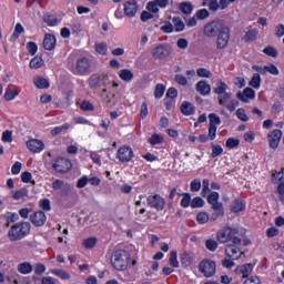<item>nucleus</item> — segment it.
<instances>
[{
    "instance_id": "nucleus-4",
    "label": "nucleus",
    "mask_w": 284,
    "mask_h": 284,
    "mask_svg": "<svg viewBox=\"0 0 284 284\" xmlns=\"http://www.w3.org/2000/svg\"><path fill=\"white\" fill-rule=\"evenodd\" d=\"M199 270L203 276L211 278V276L216 274V263L212 260H203L199 264Z\"/></svg>"
},
{
    "instance_id": "nucleus-57",
    "label": "nucleus",
    "mask_w": 284,
    "mask_h": 284,
    "mask_svg": "<svg viewBox=\"0 0 284 284\" xmlns=\"http://www.w3.org/2000/svg\"><path fill=\"white\" fill-rule=\"evenodd\" d=\"M204 205H205V201L200 196H196L191 201V207L193 209L203 207Z\"/></svg>"
},
{
    "instance_id": "nucleus-51",
    "label": "nucleus",
    "mask_w": 284,
    "mask_h": 284,
    "mask_svg": "<svg viewBox=\"0 0 284 284\" xmlns=\"http://www.w3.org/2000/svg\"><path fill=\"white\" fill-rule=\"evenodd\" d=\"M223 154V148L219 144H212V159H216V156H221Z\"/></svg>"
},
{
    "instance_id": "nucleus-14",
    "label": "nucleus",
    "mask_w": 284,
    "mask_h": 284,
    "mask_svg": "<svg viewBox=\"0 0 284 284\" xmlns=\"http://www.w3.org/2000/svg\"><path fill=\"white\" fill-rule=\"evenodd\" d=\"M90 70V60L88 58L79 59L77 62V70L74 74L83 77Z\"/></svg>"
},
{
    "instance_id": "nucleus-44",
    "label": "nucleus",
    "mask_w": 284,
    "mask_h": 284,
    "mask_svg": "<svg viewBox=\"0 0 284 284\" xmlns=\"http://www.w3.org/2000/svg\"><path fill=\"white\" fill-rule=\"evenodd\" d=\"M180 10L183 14H192V10H194V8L190 2H182L180 3Z\"/></svg>"
},
{
    "instance_id": "nucleus-41",
    "label": "nucleus",
    "mask_w": 284,
    "mask_h": 284,
    "mask_svg": "<svg viewBox=\"0 0 284 284\" xmlns=\"http://www.w3.org/2000/svg\"><path fill=\"white\" fill-rule=\"evenodd\" d=\"M53 190H70V184H65L62 180H55L52 183Z\"/></svg>"
},
{
    "instance_id": "nucleus-31",
    "label": "nucleus",
    "mask_w": 284,
    "mask_h": 284,
    "mask_svg": "<svg viewBox=\"0 0 284 284\" xmlns=\"http://www.w3.org/2000/svg\"><path fill=\"white\" fill-rule=\"evenodd\" d=\"M231 210L235 214L243 212V210H245V203L242 200H235L231 206Z\"/></svg>"
},
{
    "instance_id": "nucleus-21",
    "label": "nucleus",
    "mask_w": 284,
    "mask_h": 284,
    "mask_svg": "<svg viewBox=\"0 0 284 284\" xmlns=\"http://www.w3.org/2000/svg\"><path fill=\"white\" fill-rule=\"evenodd\" d=\"M253 270H254V265L248 263V264H244L242 266L236 267L235 273L242 274L243 278H247V276H250V274H252Z\"/></svg>"
},
{
    "instance_id": "nucleus-12",
    "label": "nucleus",
    "mask_w": 284,
    "mask_h": 284,
    "mask_svg": "<svg viewBox=\"0 0 284 284\" xmlns=\"http://www.w3.org/2000/svg\"><path fill=\"white\" fill-rule=\"evenodd\" d=\"M136 12H139V2H136V0H129L124 3V14L129 17V19L136 17Z\"/></svg>"
},
{
    "instance_id": "nucleus-23",
    "label": "nucleus",
    "mask_w": 284,
    "mask_h": 284,
    "mask_svg": "<svg viewBox=\"0 0 284 284\" xmlns=\"http://www.w3.org/2000/svg\"><path fill=\"white\" fill-rule=\"evenodd\" d=\"M230 227H225L224 230L217 232L216 237L220 243H230Z\"/></svg>"
},
{
    "instance_id": "nucleus-34",
    "label": "nucleus",
    "mask_w": 284,
    "mask_h": 284,
    "mask_svg": "<svg viewBox=\"0 0 284 284\" xmlns=\"http://www.w3.org/2000/svg\"><path fill=\"white\" fill-rule=\"evenodd\" d=\"M97 243H99V239L97 237H88L83 240L82 245L83 247H87V250H92Z\"/></svg>"
},
{
    "instance_id": "nucleus-25",
    "label": "nucleus",
    "mask_w": 284,
    "mask_h": 284,
    "mask_svg": "<svg viewBox=\"0 0 284 284\" xmlns=\"http://www.w3.org/2000/svg\"><path fill=\"white\" fill-rule=\"evenodd\" d=\"M225 254L227 258H231L234 262L239 261V258H242L244 253L241 250H226Z\"/></svg>"
},
{
    "instance_id": "nucleus-3",
    "label": "nucleus",
    "mask_w": 284,
    "mask_h": 284,
    "mask_svg": "<svg viewBox=\"0 0 284 284\" xmlns=\"http://www.w3.org/2000/svg\"><path fill=\"white\" fill-rule=\"evenodd\" d=\"M111 264L114 270L119 272H125L128 265H130V252L125 250H116L111 255Z\"/></svg>"
},
{
    "instance_id": "nucleus-55",
    "label": "nucleus",
    "mask_w": 284,
    "mask_h": 284,
    "mask_svg": "<svg viewBox=\"0 0 284 284\" xmlns=\"http://www.w3.org/2000/svg\"><path fill=\"white\" fill-rule=\"evenodd\" d=\"M181 205L182 207H190V205H192V196L190 195V193H183Z\"/></svg>"
},
{
    "instance_id": "nucleus-16",
    "label": "nucleus",
    "mask_w": 284,
    "mask_h": 284,
    "mask_svg": "<svg viewBox=\"0 0 284 284\" xmlns=\"http://www.w3.org/2000/svg\"><path fill=\"white\" fill-rule=\"evenodd\" d=\"M195 90L202 97H207V94L212 92V87H210V84L205 80H202L196 83Z\"/></svg>"
},
{
    "instance_id": "nucleus-48",
    "label": "nucleus",
    "mask_w": 284,
    "mask_h": 284,
    "mask_svg": "<svg viewBox=\"0 0 284 284\" xmlns=\"http://www.w3.org/2000/svg\"><path fill=\"white\" fill-rule=\"evenodd\" d=\"M209 121H210L209 125L216 128V125H219L221 123V118L216 113H210Z\"/></svg>"
},
{
    "instance_id": "nucleus-18",
    "label": "nucleus",
    "mask_w": 284,
    "mask_h": 284,
    "mask_svg": "<svg viewBox=\"0 0 284 284\" xmlns=\"http://www.w3.org/2000/svg\"><path fill=\"white\" fill-rule=\"evenodd\" d=\"M110 85H112V82L110 81V77H108V74L105 73L100 74L98 88H103L102 94H106L108 88H110Z\"/></svg>"
},
{
    "instance_id": "nucleus-24",
    "label": "nucleus",
    "mask_w": 284,
    "mask_h": 284,
    "mask_svg": "<svg viewBox=\"0 0 284 284\" xmlns=\"http://www.w3.org/2000/svg\"><path fill=\"white\" fill-rule=\"evenodd\" d=\"M230 231L231 232H229V245H241V239L236 236V234H239V231L232 227H230Z\"/></svg>"
},
{
    "instance_id": "nucleus-20",
    "label": "nucleus",
    "mask_w": 284,
    "mask_h": 284,
    "mask_svg": "<svg viewBox=\"0 0 284 284\" xmlns=\"http://www.w3.org/2000/svg\"><path fill=\"white\" fill-rule=\"evenodd\" d=\"M180 110H181L182 114H184V116H192V114H194V112H196L194 104L190 103L187 101H184L181 104Z\"/></svg>"
},
{
    "instance_id": "nucleus-53",
    "label": "nucleus",
    "mask_w": 284,
    "mask_h": 284,
    "mask_svg": "<svg viewBox=\"0 0 284 284\" xmlns=\"http://www.w3.org/2000/svg\"><path fill=\"white\" fill-rule=\"evenodd\" d=\"M165 94V85L163 84H156L154 90V97L155 99H161Z\"/></svg>"
},
{
    "instance_id": "nucleus-13",
    "label": "nucleus",
    "mask_w": 284,
    "mask_h": 284,
    "mask_svg": "<svg viewBox=\"0 0 284 284\" xmlns=\"http://www.w3.org/2000/svg\"><path fill=\"white\" fill-rule=\"evenodd\" d=\"M30 221L36 227H43L48 221V216H45L43 211H37L30 215Z\"/></svg>"
},
{
    "instance_id": "nucleus-47",
    "label": "nucleus",
    "mask_w": 284,
    "mask_h": 284,
    "mask_svg": "<svg viewBox=\"0 0 284 284\" xmlns=\"http://www.w3.org/2000/svg\"><path fill=\"white\" fill-rule=\"evenodd\" d=\"M16 97H19V92L17 90L7 89L4 93L6 101H13Z\"/></svg>"
},
{
    "instance_id": "nucleus-5",
    "label": "nucleus",
    "mask_w": 284,
    "mask_h": 284,
    "mask_svg": "<svg viewBox=\"0 0 284 284\" xmlns=\"http://www.w3.org/2000/svg\"><path fill=\"white\" fill-rule=\"evenodd\" d=\"M53 170L55 172H59L60 174H65L67 172H70L72 170V162L65 158H58L53 164Z\"/></svg>"
},
{
    "instance_id": "nucleus-63",
    "label": "nucleus",
    "mask_w": 284,
    "mask_h": 284,
    "mask_svg": "<svg viewBox=\"0 0 284 284\" xmlns=\"http://www.w3.org/2000/svg\"><path fill=\"white\" fill-rule=\"evenodd\" d=\"M26 196H28V191H27V189H21V190L16 191V192L13 193V199H14L16 201H19L20 199H26Z\"/></svg>"
},
{
    "instance_id": "nucleus-19",
    "label": "nucleus",
    "mask_w": 284,
    "mask_h": 284,
    "mask_svg": "<svg viewBox=\"0 0 284 284\" xmlns=\"http://www.w3.org/2000/svg\"><path fill=\"white\" fill-rule=\"evenodd\" d=\"M57 47V38L50 33L44 36L43 48L44 50L52 51Z\"/></svg>"
},
{
    "instance_id": "nucleus-37",
    "label": "nucleus",
    "mask_w": 284,
    "mask_h": 284,
    "mask_svg": "<svg viewBox=\"0 0 284 284\" xmlns=\"http://www.w3.org/2000/svg\"><path fill=\"white\" fill-rule=\"evenodd\" d=\"M173 23L175 32H183L185 30V23L181 18H173Z\"/></svg>"
},
{
    "instance_id": "nucleus-11",
    "label": "nucleus",
    "mask_w": 284,
    "mask_h": 284,
    "mask_svg": "<svg viewBox=\"0 0 284 284\" xmlns=\"http://www.w3.org/2000/svg\"><path fill=\"white\" fill-rule=\"evenodd\" d=\"M270 148L276 150L278 144L281 143V139H283V131L275 129L267 135Z\"/></svg>"
},
{
    "instance_id": "nucleus-17",
    "label": "nucleus",
    "mask_w": 284,
    "mask_h": 284,
    "mask_svg": "<svg viewBox=\"0 0 284 284\" xmlns=\"http://www.w3.org/2000/svg\"><path fill=\"white\" fill-rule=\"evenodd\" d=\"M213 213L211 215V221H216L220 216H223L225 214V210L223 209V203L215 202L214 204H211Z\"/></svg>"
},
{
    "instance_id": "nucleus-28",
    "label": "nucleus",
    "mask_w": 284,
    "mask_h": 284,
    "mask_svg": "<svg viewBox=\"0 0 284 284\" xmlns=\"http://www.w3.org/2000/svg\"><path fill=\"white\" fill-rule=\"evenodd\" d=\"M203 6L209 8L211 12H219V0H202Z\"/></svg>"
},
{
    "instance_id": "nucleus-46",
    "label": "nucleus",
    "mask_w": 284,
    "mask_h": 284,
    "mask_svg": "<svg viewBox=\"0 0 284 284\" xmlns=\"http://www.w3.org/2000/svg\"><path fill=\"white\" fill-rule=\"evenodd\" d=\"M225 90H227V84H225V82H220L217 88L214 89V93L219 94V97H223V94H227Z\"/></svg>"
},
{
    "instance_id": "nucleus-35",
    "label": "nucleus",
    "mask_w": 284,
    "mask_h": 284,
    "mask_svg": "<svg viewBox=\"0 0 284 284\" xmlns=\"http://www.w3.org/2000/svg\"><path fill=\"white\" fill-rule=\"evenodd\" d=\"M116 94L114 93H108L104 98H103V101L105 103V105L108 108H112V105H116Z\"/></svg>"
},
{
    "instance_id": "nucleus-62",
    "label": "nucleus",
    "mask_w": 284,
    "mask_h": 284,
    "mask_svg": "<svg viewBox=\"0 0 284 284\" xmlns=\"http://www.w3.org/2000/svg\"><path fill=\"white\" fill-rule=\"evenodd\" d=\"M219 199H221V195L219 194V192H212L209 196H207V203L210 205H213L214 203H219Z\"/></svg>"
},
{
    "instance_id": "nucleus-32",
    "label": "nucleus",
    "mask_w": 284,
    "mask_h": 284,
    "mask_svg": "<svg viewBox=\"0 0 284 284\" xmlns=\"http://www.w3.org/2000/svg\"><path fill=\"white\" fill-rule=\"evenodd\" d=\"M26 32V29H23V26H21V23H17L14 31L11 36V41H17V39H19V37H21V34H23Z\"/></svg>"
},
{
    "instance_id": "nucleus-26",
    "label": "nucleus",
    "mask_w": 284,
    "mask_h": 284,
    "mask_svg": "<svg viewBox=\"0 0 284 284\" xmlns=\"http://www.w3.org/2000/svg\"><path fill=\"white\" fill-rule=\"evenodd\" d=\"M119 77L122 81L130 83V81H132V79H134V73L129 69H122L119 73Z\"/></svg>"
},
{
    "instance_id": "nucleus-60",
    "label": "nucleus",
    "mask_w": 284,
    "mask_h": 284,
    "mask_svg": "<svg viewBox=\"0 0 284 284\" xmlns=\"http://www.w3.org/2000/svg\"><path fill=\"white\" fill-rule=\"evenodd\" d=\"M196 221H197V223L205 225V223H207V221H210V215H207V213H205V212H201L196 215Z\"/></svg>"
},
{
    "instance_id": "nucleus-6",
    "label": "nucleus",
    "mask_w": 284,
    "mask_h": 284,
    "mask_svg": "<svg viewBox=\"0 0 284 284\" xmlns=\"http://www.w3.org/2000/svg\"><path fill=\"white\" fill-rule=\"evenodd\" d=\"M217 99H219L220 105H223L230 112H234V110H236V108H239V101L232 99V94H230V93L220 95Z\"/></svg>"
},
{
    "instance_id": "nucleus-30",
    "label": "nucleus",
    "mask_w": 284,
    "mask_h": 284,
    "mask_svg": "<svg viewBox=\"0 0 284 284\" xmlns=\"http://www.w3.org/2000/svg\"><path fill=\"white\" fill-rule=\"evenodd\" d=\"M43 63V58L37 55L30 61L29 67L32 70H39V68H42Z\"/></svg>"
},
{
    "instance_id": "nucleus-8",
    "label": "nucleus",
    "mask_w": 284,
    "mask_h": 284,
    "mask_svg": "<svg viewBox=\"0 0 284 284\" xmlns=\"http://www.w3.org/2000/svg\"><path fill=\"white\" fill-rule=\"evenodd\" d=\"M116 156L120 163H130L134 159V151L130 146H121L118 150Z\"/></svg>"
},
{
    "instance_id": "nucleus-7",
    "label": "nucleus",
    "mask_w": 284,
    "mask_h": 284,
    "mask_svg": "<svg viewBox=\"0 0 284 284\" xmlns=\"http://www.w3.org/2000/svg\"><path fill=\"white\" fill-rule=\"evenodd\" d=\"M146 201L149 207H152L158 212L163 211V209L165 207V199H163V196H161L160 194L149 195Z\"/></svg>"
},
{
    "instance_id": "nucleus-39",
    "label": "nucleus",
    "mask_w": 284,
    "mask_h": 284,
    "mask_svg": "<svg viewBox=\"0 0 284 284\" xmlns=\"http://www.w3.org/2000/svg\"><path fill=\"white\" fill-rule=\"evenodd\" d=\"M44 23H47V26L50 27H54L57 26V23H59V20L57 19V16L54 14H47L43 18Z\"/></svg>"
},
{
    "instance_id": "nucleus-15",
    "label": "nucleus",
    "mask_w": 284,
    "mask_h": 284,
    "mask_svg": "<svg viewBox=\"0 0 284 284\" xmlns=\"http://www.w3.org/2000/svg\"><path fill=\"white\" fill-rule=\"evenodd\" d=\"M170 6V0H153L146 4V10L150 12H159V8H165Z\"/></svg>"
},
{
    "instance_id": "nucleus-1",
    "label": "nucleus",
    "mask_w": 284,
    "mask_h": 284,
    "mask_svg": "<svg viewBox=\"0 0 284 284\" xmlns=\"http://www.w3.org/2000/svg\"><path fill=\"white\" fill-rule=\"evenodd\" d=\"M204 37L216 39L217 50H225L230 43V27L223 20H213L204 27ZM217 37V38H216Z\"/></svg>"
},
{
    "instance_id": "nucleus-33",
    "label": "nucleus",
    "mask_w": 284,
    "mask_h": 284,
    "mask_svg": "<svg viewBox=\"0 0 284 284\" xmlns=\"http://www.w3.org/2000/svg\"><path fill=\"white\" fill-rule=\"evenodd\" d=\"M32 270H33L32 264L28 262H24L18 265V272H20V274H30Z\"/></svg>"
},
{
    "instance_id": "nucleus-43",
    "label": "nucleus",
    "mask_w": 284,
    "mask_h": 284,
    "mask_svg": "<svg viewBox=\"0 0 284 284\" xmlns=\"http://www.w3.org/2000/svg\"><path fill=\"white\" fill-rule=\"evenodd\" d=\"M267 72L270 74H273V77H278V74H281V71H278V68L275 64H267L265 65V74H267Z\"/></svg>"
},
{
    "instance_id": "nucleus-49",
    "label": "nucleus",
    "mask_w": 284,
    "mask_h": 284,
    "mask_svg": "<svg viewBox=\"0 0 284 284\" xmlns=\"http://www.w3.org/2000/svg\"><path fill=\"white\" fill-rule=\"evenodd\" d=\"M264 54H267V57H273V59H276V57H278V50H276V48L274 47H266L263 50Z\"/></svg>"
},
{
    "instance_id": "nucleus-10",
    "label": "nucleus",
    "mask_w": 284,
    "mask_h": 284,
    "mask_svg": "<svg viewBox=\"0 0 284 284\" xmlns=\"http://www.w3.org/2000/svg\"><path fill=\"white\" fill-rule=\"evenodd\" d=\"M27 148L33 154H39L40 152H43V150H45V143H43V141L39 139H31L27 141Z\"/></svg>"
},
{
    "instance_id": "nucleus-52",
    "label": "nucleus",
    "mask_w": 284,
    "mask_h": 284,
    "mask_svg": "<svg viewBox=\"0 0 284 284\" xmlns=\"http://www.w3.org/2000/svg\"><path fill=\"white\" fill-rule=\"evenodd\" d=\"M181 261L182 263H192V261H194V253H192V251L184 252Z\"/></svg>"
},
{
    "instance_id": "nucleus-45",
    "label": "nucleus",
    "mask_w": 284,
    "mask_h": 284,
    "mask_svg": "<svg viewBox=\"0 0 284 284\" xmlns=\"http://www.w3.org/2000/svg\"><path fill=\"white\" fill-rule=\"evenodd\" d=\"M89 87L91 90H97V88H99V74H92L89 78Z\"/></svg>"
},
{
    "instance_id": "nucleus-36",
    "label": "nucleus",
    "mask_w": 284,
    "mask_h": 284,
    "mask_svg": "<svg viewBox=\"0 0 284 284\" xmlns=\"http://www.w3.org/2000/svg\"><path fill=\"white\" fill-rule=\"evenodd\" d=\"M261 74L254 73L250 81L251 88H255L256 90H258L261 88Z\"/></svg>"
},
{
    "instance_id": "nucleus-22",
    "label": "nucleus",
    "mask_w": 284,
    "mask_h": 284,
    "mask_svg": "<svg viewBox=\"0 0 284 284\" xmlns=\"http://www.w3.org/2000/svg\"><path fill=\"white\" fill-rule=\"evenodd\" d=\"M33 83L36 88H39V90H48V88H50V81L43 77L34 78Z\"/></svg>"
},
{
    "instance_id": "nucleus-27",
    "label": "nucleus",
    "mask_w": 284,
    "mask_h": 284,
    "mask_svg": "<svg viewBox=\"0 0 284 284\" xmlns=\"http://www.w3.org/2000/svg\"><path fill=\"white\" fill-rule=\"evenodd\" d=\"M254 97H255V93L251 88L244 89L243 93L241 92L237 93V99H240V101H247L246 99H254Z\"/></svg>"
},
{
    "instance_id": "nucleus-54",
    "label": "nucleus",
    "mask_w": 284,
    "mask_h": 284,
    "mask_svg": "<svg viewBox=\"0 0 284 284\" xmlns=\"http://www.w3.org/2000/svg\"><path fill=\"white\" fill-rule=\"evenodd\" d=\"M258 31L256 29L248 30L244 37V41H256V36Z\"/></svg>"
},
{
    "instance_id": "nucleus-64",
    "label": "nucleus",
    "mask_w": 284,
    "mask_h": 284,
    "mask_svg": "<svg viewBox=\"0 0 284 284\" xmlns=\"http://www.w3.org/2000/svg\"><path fill=\"white\" fill-rule=\"evenodd\" d=\"M241 141L234 139V138H230L229 140H226V148H229V150H234V148H239Z\"/></svg>"
},
{
    "instance_id": "nucleus-9",
    "label": "nucleus",
    "mask_w": 284,
    "mask_h": 284,
    "mask_svg": "<svg viewBox=\"0 0 284 284\" xmlns=\"http://www.w3.org/2000/svg\"><path fill=\"white\" fill-rule=\"evenodd\" d=\"M171 52H172V49L169 47V44L163 43L158 45L155 49H153L152 57L153 59L163 60V59H168Z\"/></svg>"
},
{
    "instance_id": "nucleus-2",
    "label": "nucleus",
    "mask_w": 284,
    "mask_h": 284,
    "mask_svg": "<svg viewBox=\"0 0 284 284\" xmlns=\"http://www.w3.org/2000/svg\"><path fill=\"white\" fill-rule=\"evenodd\" d=\"M30 230H32L30 222H18L10 227L8 232L9 240L21 241L22 239H26L28 234H30Z\"/></svg>"
},
{
    "instance_id": "nucleus-59",
    "label": "nucleus",
    "mask_w": 284,
    "mask_h": 284,
    "mask_svg": "<svg viewBox=\"0 0 284 284\" xmlns=\"http://www.w3.org/2000/svg\"><path fill=\"white\" fill-rule=\"evenodd\" d=\"M195 17L196 19H200V21H203L210 17V11H207V9H200L196 11Z\"/></svg>"
},
{
    "instance_id": "nucleus-38",
    "label": "nucleus",
    "mask_w": 284,
    "mask_h": 284,
    "mask_svg": "<svg viewBox=\"0 0 284 284\" xmlns=\"http://www.w3.org/2000/svg\"><path fill=\"white\" fill-rule=\"evenodd\" d=\"M4 217L7 219V227H10V223H17L19 221V214L12 212H7Z\"/></svg>"
},
{
    "instance_id": "nucleus-56",
    "label": "nucleus",
    "mask_w": 284,
    "mask_h": 284,
    "mask_svg": "<svg viewBox=\"0 0 284 284\" xmlns=\"http://www.w3.org/2000/svg\"><path fill=\"white\" fill-rule=\"evenodd\" d=\"M39 205L44 212H50V210H52V204L49 199L40 200Z\"/></svg>"
},
{
    "instance_id": "nucleus-50",
    "label": "nucleus",
    "mask_w": 284,
    "mask_h": 284,
    "mask_svg": "<svg viewBox=\"0 0 284 284\" xmlns=\"http://www.w3.org/2000/svg\"><path fill=\"white\" fill-rule=\"evenodd\" d=\"M236 116L240 119V121H243V123H247L250 121V118L247 116V113H245V109L241 108L236 111Z\"/></svg>"
},
{
    "instance_id": "nucleus-58",
    "label": "nucleus",
    "mask_w": 284,
    "mask_h": 284,
    "mask_svg": "<svg viewBox=\"0 0 284 284\" xmlns=\"http://www.w3.org/2000/svg\"><path fill=\"white\" fill-rule=\"evenodd\" d=\"M149 143H151V145H161V143H163V138L160 134H153L149 139Z\"/></svg>"
},
{
    "instance_id": "nucleus-40",
    "label": "nucleus",
    "mask_w": 284,
    "mask_h": 284,
    "mask_svg": "<svg viewBox=\"0 0 284 284\" xmlns=\"http://www.w3.org/2000/svg\"><path fill=\"white\" fill-rule=\"evenodd\" d=\"M63 130H70V123H64L61 126H55L51 130V136H58V134H61Z\"/></svg>"
},
{
    "instance_id": "nucleus-61",
    "label": "nucleus",
    "mask_w": 284,
    "mask_h": 284,
    "mask_svg": "<svg viewBox=\"0 0 284 284\" xmlns=\"http://www.w3.org/2000/svg\"><path fill=\"white\" fill-rule=\"evenodd\" d=\"M95 52H98V54H102V55L108 54V44L97 43L95 44Z\"/></svg>"
},
{
    "instance_id": "nucleus-29",
    "label": "nucleus",
    "mask_w": 284,
    "mask_h": 284,
    "mask_svg": "<svg viewBox=\"0 0 284 284\" xmlns=\"http://www.w3.org/2000/svg\"><path fill=\"white\" fill-rule=\"evenodd\" d=\"M51 274H54L55 276H58L59 278H62V281H68L70 280V273L65 270H61V268H53L51 271Z\"/></svg>"
},
{
    "instance_id": "nucleus-42",
    "label": "nucleus",
    "mask_w": 284,
    "mask_h": 284,
    "mask_svg": "<svg viewBox=\"0 0 284 284\" xmlns=\"http://www.w3.org/2000/svg\"><path fill=\"white\" fill-rule=\"evenodd\" d=\"M196 74H197V77H200V79H211L212 71H210L205 68H200L196 70Z\"/></svg>"
}]
</instances>
